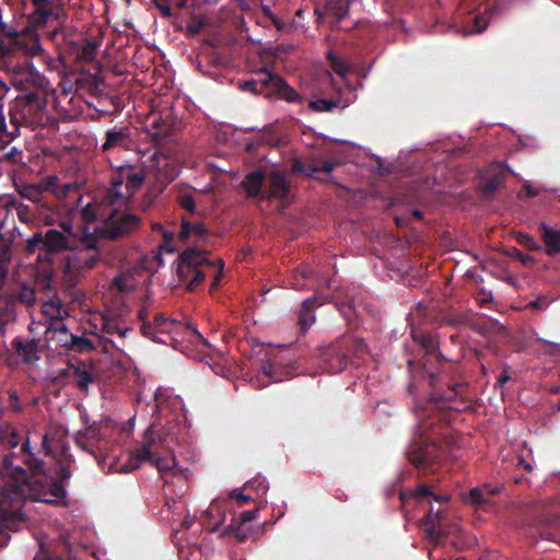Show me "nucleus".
Listing matches in <instances>:
<instances>
[{
    "label": "nucleus",
    "mask_w": 560,
    "mask_h": 560,
    "mask_svg": "<svg viewBox=\"0 0 560 560\" xmlns=\"http://www.w3.org/2000/svg\"><path fill=\"white\" fill-rule=\"evenodd\" d=\"M430 377L433 383L434 375L430 374ZM432 385L433 392L429 400L415 408L417 430L406 453L409 462L423 471L441 458L442 447L438 436L446 424V410L453 408L452 404L457 398H463L466 389V385L462 383L447 384L445 392Z\"/></svg>",
    "instance_id": "obj_1"
},
{
    "label": "nucleus",
    "mask_w": 560,
    "mask_h": 560,
    "mask_svg": "<svg viewBox=\"0 0 560 560\" xmlns=\"http://www.w3.org/2000/svg\"><path fill=\"white\" fill-rule=\"evenodd\" d=\"M180 401L176 397L164 398L161 394H155V409L153 412L156 417L158 423H152L145 431L144 444L140 448L133 450L129 453L128 462L121 466V471H133L138 469L141 464L149 462L162 474L172 472L176 476L182 472L173 453L166 455L160 454V443L156 441L158 427L164 425L163 420H165V424L170 423L172 420H177L178 415L174 410H180Z\"/></svg>",
    "instance_id": "obj_2"
},
{
    "label": "nucleus",
    "mask_w": 560,
    "mask_h": 560,
    "mask_svg": "<svg viewBox=\"0 0 560 560\" xmlns=\"http://www.w3.org/2000/svg\"><path fill=\"white\" fill-rule=\"evenodd\" d=\"M0 477L3 480L0 497V533L4 529L16 532L25 522L21 511L28 494V474L21 466L13 465V455L0 460Z\"/></svg>",
    "instance_id": "obj_3"
},
{
    "label": "nucleus",
    "mask_w": 560,
    "mask_h": 560,
    "mask_svg": "<svg viewBox=\"0 0 560 560\" xmlns=\"http://www.w3.org/2000/svg\"><path fill=\"white\" fill-rule=\"evenodd\" d=\"M23 463L32 472V476H28V492H33L36 501L52 505L65 503L67 498L65 482L71 478V459L67 455L59 460L54 470L49 471L44 469V462L30 452L25 454Z\"/></svg>",
    "instance_id": "obj_4"
},
{
    "label": "nucleus",
    "mask_w": 560,
    "mask_h": 560,
    "mask_svg": "<svg viewBox=\"0 0 560 560\" xmlns=\"http://www.w3.org/2000/svg\"><path fill=\"white\" fill-rule=\"evenodd\" d=\"M209 252L196 247L185 249L177 258L176 273L179 280L192 291L205 281V268L215 269L208 259Z\"/></svg>",
    "instance_id": "obj_5"
},
{
    "label": "nucleus",
    "mask_w": 560,
    "mask_h": 560,
    "mask_svg": "<svg viewBox=\"0 0 560 560\" xmlns=\"http://www.w3.org/2000/svg\"><path fill=\"white\" fill-rule=\"evenodd\" d=\"M74 440L81 450L94 456L100 466H105L106 462L110 460L109 469L121 471V466H117L119 455L114 447L109 446V442L105 440L100 427L93 424L84 431H79Z\"/></svg>",
    "instance_id": "obj_6"
},
{
    "label": "nucleus",
    "mask_w": 560,
    "mask_h": 560,
    "mask_svg": "<svg viewBox=\"0 0 560 560\" xmlns=\"http://www.w3.org/2000/svg\"><path fill=\"white\" fill-rule=\"evenodd\" d=\"M15 113L12 119L36 129L47 126L50 117L47 113V98L44 93L30 92L16 98Z\"/></svg>",
    "instance_id": "obj_7"
},
{
    "label": "nucleus",
    "mask_w": 560,
    "mask_h": 560,
    "mask_svg": "<svg viewBox=\"0 0 560 560\" xmlns=\"http://www.w3.org/2000/svg\"><path fill=\"white\" fill-rule=\"evenodd\" d=\"M97 244V235L93 232H89L88 228H85L77 247L70 250L71 253L66 258L65 272L75 273L95 268L100 261Z\"/></svg>",
    "instance_id": "obj_8"
},
{
    "label": "nucleus",
    "mask_w": 560,
    "mask_h": 560,
    "mask_svg": "<svg viewBox=\"0 0 560 560\" xmlns=\"http://www.w3.org/2000/svg\"><path fill=\"white\" fill-rule=\"evenodd\" d=\"M75 247V237H70L57 229H48L44 234L37 232L27 240L26 244V250L30 254L38 249L44 253L45 259L65 250H72ZM39 258H42V253H39Z\"/></svg>",
    "instance_id": "obj_9"
},
{
    "label": "nucleus",
    "mask_w": 560,
    "mask_h": 560,
    "mask_svg": "<svg viewBox=\"0 0 560 560\" xmlns=\"http://www.w3.org/2000/svg\"><path fill=\"white\" fill-rule=\"evenodd\" d=\"M140 223V217L118 209H112L103 221V224L95 228L93 233L97 237L117 240L132 233Z\"/></svg>",
    "instance_id": "obj_10"
},
{
    "label": "nucleus",
    "mask_w": 560,
    "mask_h": 560,
    "mask_svg": "<svg viewBox=\"0 0 560 560\" xmlns=\"http://www.w3.org/2000/svg\"><path fill=\"white\" fill-rule=\"evenodd\" d=\"M47 36L56 46L58 56H57V58H52L49 55H47L52 61L51 65L46 62L42 57H37L40 60V62L43 63V66H45L46 70H49V71L57 70L59 63L62 65L63 67H66V65L70 61L75 62V60L78 58V54H79L78 52L79 45H80L79 40H74L66 33V31L63 28H59V27H56L55 30L49 32L47 34ZM46 54H48V52L46 51ZM35 57H32V60Z\"/></svg>",
    "instance_id": "obj_11"
},
{
    "label": "nucleus",
    "mask_w": 560,
    "mask_h": 560,
    "mask_svg": "<svg viewBox=\"0 0 560 560\" xmlns=\"http://www.w3.org/2000/svg\"><path fill=\"white\" fill-rule=\"evenodd\" d=\"M32 10L26 14L33 31L44 27L49 21L61 23L66 19V0H31Z\"/></svg>",
    "instance_id": "obj_12"
},
{
    "label": "nucleus",
    "mask_w": 560,
    "mask_h": 560,
    "mask_svg": "<svg viewBox=\"0 0 560 560\" xmlns=\"http://www.w3.org/2000/svg\"><path fill=\"white\" fill-rule=\"evenodd\" d=\"M319 360L322 368L332 374L342 372L350 363L341 339L322 349Z\"/></svg>",
    "instance_id": "obj_13"
},
{
    "label": "nucleus",
    "mask_w": 560,
    "mask_h": 560,
    "mask_svg": "<svg viewBox=\"0 0 560 560\" xmlns=\"http://www.w3.org/2000/svg\"><path fill=\"white\" fill-rule=\"evenodd\" d=\"M57 182V177L50 176L45 178L38 185H24L19 190V192L23 198L30 200L34 207L40 208L43 209V211H47L49 209L47 207L44 194L51 191L60 196V194L56 189Z\"/></svg>",
    "instance_id": "obj_14"
},
{
    "label": "nucleus",
    "mask_w": 560,
    "mask_h": 560,
    "mask_svg": "<svg viewBox=\"0 0 560 560\" xmlns=\"http://www.w3.org/2000/svg\"><path fill=\"white\" fill-rule=\"evenodd\" d=\"M268 188L265 189L262 195L264 200L278 199L283 202L288 199L291 191V184L287 179V175L279 171H272L266 175Z\"/></svg>",
    "instance_id": "obj_15"
},
{
    "label": "nucleus",
    "mask_w": 560,
    "mask_h": 560,
    "mask_svg": "<svg viewBox=\"0 0 560 560\" xmlns=\"http://www.w3.org/2000/svg\"><path fill=\"white\" fill-rule=\"evenodd\" d=\"M339 162L332 160H311L307 162H302L300 160H294L292 163V172L295 174H304L310 178H316V174L319 172L329 174L337 166Z\"/></svg>",
    "instance_id": "obj_16"
},
{
    "label": "nucleus",
    "mask_w": 560,
    "mask_h": 560,
    "mask_svg": "<svg viewBox=\"0 0 560 560\" xmlns=\"http://www.w3.org/2000/svg\"><path fill=\"white\" fill-rule=\"evenodd\" d=\"M458 16L465 14L462 19L463 35H470L483 32L488 26V19L482 14H474V11L466 5V0H463L458 8Z\"/></svg>",
    "instance_id": "obj_17"
},
{
    "label": "nucleus",
    "mask_w": 560,
    "mask_h": 560,
    "mask_svg": "<svg viewBox=\"0 0 560 560\" xmlns=\"http://www.w3.org/2000/svg\"><path fill=\"white\" fill-rule=\"evenodd\" d=\"M354 1L355 0H328L324 9H315L317 22L320 23L324 16H329L334 20L336 24H338L346 18L350 4Z\"/></svg>",
    "instance_id": "obj_18"
},
{
    "label": "nucleus",
    "mask_w": 560,
    "mask_h": 560,
    "mask_svg": "<svg viewBox=\"0 0 560 560\" xmlns=\"http://www.w3.org/2000/svg\"><path fill=\"white\" fill-rule=\"evenodd\" d=\"M68 369L72 371L75 384L81 392H88L89 385L95 380L93 366L86 361L79 359L69 360Z\"/></svg>",
    "instance_id": "obj_19"
},
{
    "label": "nucleus",
    "mask_w": 560,
    "mask_h": 560,
    "mask_svg": "<svg viewBox=\"0 0 560 560\" xmlns=\"http://www.w3.org/2000/svg\"><path fill=\"white\" fill-rule=\"evenodd\" d=\"M411 337L421 346L428 358H433L438 362L444 360V357L439 349V342L431 332L423 329H412Z\"/></svg>",
    "instance_id": "obj_20"
},
{
    "label": "nucleus",
    "mask_w": 560,
    "mask_h": 560,
    "mask_svg": "<svg viewBox=\"0 0 560 560\" xmlns=\"http://www.w3.org/2000/svg\"><path fill=\"white\" fill-rule=\"evenodd\" d=\"M266 182V173L261 170H255L245 175L241 186L246 191L247 199H262L265 190L262 189Z\"/></svg>",
    "instance_id": "obj_21"
},
{
    "label": "nucleus",
    "mask_w": 560,
    "mask_h": 560,
    "mask_svg": "<svg viewBox=\"0 0 560 560\" xmlns=\"http://www.w3.org/2000/svg\"><path fill=\"white\" fill-rule=\"evenodd\" d=\"M225 501L213 500L203 512L202 524L210 532H215L225 520Z\"/></svg>",
    "instance_id": "obj_22"
},
{
    "label": "nucleus",
    "mask_w": 560,
    "mask_h": 560,
    "mask_svg": "<svg viewBox=\"0 0 560 560\" xmlns=\"http://www.w3.org/2000/svg\"><path fill=\"white\" fill-rule=\"evenodd\" d=\"M130 144V130L128 127L113 128L106 131L105 141L101 150L106 152L115 148L128 149Z\"/></svg>",
    "instance_id": "obj_23"
},
{
    "label": "nucleus",
    "mask_w": 560,
    "mask_h": 560,
    "mask_svg": "<svg viewBox=\"0 0 560 560\" xmlns=\"http://www.w3.org/2000/svg\"><path fill=\"white\" fill-rule=\"evenodd\" d=\"M427 498L433 499L436 502H447L448 495H438L433 493L429 486L419 485L413 490H404L399 493V499L404 506H406L411 500L420 502Z\"/></svg>",
    "instance_id": "obj_24"
},
{
    "label": "nucleus",
    "mask_w": 560,
    "mask_h": 560,
    "mask_svg": "<svg viewBox=\"0 0 560 560\" xmlns=\"http://www.w3.org/2000/svg\"><path fill=\"white\" fill-rule=\"evenodd\" d=\"M125 179L126 191L124 192V199H128L142 187L145 179V173L142 167L125 164Z\"/></svg>",
    "instance_id": "obj_25"
},
{
    "label": "nucleus",
    "mask_w": 560,
    "mask_h": 560,
    "mask_svg": "<svg viewBox=\"0 0 560 560\" xmlns=\"http://www.w3.org/2000/svg\"><path fill=\"white\" fill-rule=\"evenodd\" d=\"M322 304L323 301H320L317 296L306 299L302 303L298 315V324L302 334L306 332L307 329L315 323L314 311Z\"/></svg>",
    "instance_id": "obj_26"
},
{
    "label": "nucleus",
    "mask_w": 560,
    "mask_h": 560,
    "mask_svg": "<svg viewBox=\"0 0 560 560\" xmlns=\"http://www.w3.org/2000/svg\"><path fill=\"white\" fill-rule=\"evenodd\" d=\"M38 339H31L23 341L21 338H14L12 340V347L18 355L26 363H33L39 360L38 355Z\"/></svg>",
    "instance_id": "obj_27"
},
{
    "label": "nucleus",
    "mask_w": 560,
    "mask_h": 560,
    "mask_svg": "<svg viewBox=\"0 0 560 560\" xmlns=\"http://www.w3.org/2000/svg\"><path fill=\"white\" fill-rule=\"evenodd\" d=\"M254 74L258 84L259 93H265L266 95L273 94L282 79L279 74L270 72L266 68L255 70Z\"/></svg>",
    "instance_id": "obj_28"
},
{
    "label": "nucleus",
    "mask_w": 560,
    "mask_h": 560,
    "mask_svg": "<svg viewBox=\"0 0 560 560\" xmlns=\"http://www.w3.org/2000/svg\"><path fill=\"white\" fill-rule=\"evenodd\" d=\"M505 172L502 170L490 171L482 179L481 191L485 197L492 196L498 189L504 186Z\"/></svg>",
    "instance_id": "obj_29"
},
{
    "label": "nucleus",
    "mask_w": 560,
    "mask_h": 560,
    "mask_svg": "<svg viewBox=\"0 0 560 560\" xmlns=\"http://www.w3.org/2000/svg\"><path fill=\"white\" fill-rule=\"evenodd\" d=\"M110 185L112 187L108 190V199L110 203H115L119 199H124L125 191H122V186H126L125 179V165H121L116 168L110 175Z\"/></svg>",
    "instance_id": "obj_30"
},
{
    "label": "nucleus",
    "mask_w": 560,
    "mask_h": 560,
    "mask_svg": "<svg viewBox=\"0 0 560 560\" xmlns=\"http://www.w3.org/2000/svg\"><path fill=\"white\" fill-rule=\"evenodd\" d=\"M190 235L195 236L197 241L203 240L207 235V229L205 224L202 222L191 223L184 219L178 232V238L185 241Z\"/></svg>",
    "instance_id": "obj_31"
},
{
    "label": "nucleus",
    "mask_w": 560,
    "mask_h": 560,
    "mask_svg": "<svg viewBox=\"0 0 560 560\" xmlns=\"http://www.w3.org/2000/svg\"><path fill=\"white\" fill-rule=\"evenodd\" d=\"M440 510L434 511L433 506L431 505L430 510L428 511L422 521L427 536L435 541L439 540L441 537V532L438 528V525L440 523Z\"/></svg>",
    "instance_id": "obj_32"
},
{
    "label": "nucleus",
    "mask_w": 560,
    "mask_h": 560,
    "mask_svg": "<svg viewBox=\"0 0 560 560\" xmlns=\"http://www.w3.org/2000/svg\"><path fill=\"white\" fill-rule=\"evenodd\" d=\"M341 341L346 349V352H348L349 359L351 358V355L354 359H360L368 353V345L363 339L343 337L341 338Z\"/></svg>",
    "instance_id": "obj_33"
},
{
    "label": "nucleus",
    "mask_w": 560,
    "mask_h": 560,
    "mask_svg": "<svg viewBox=\"0 0 560 560\" xmlns=\"http://www.w3.org/2000/svg\"><path fill=\"white\" fill-rule=\"evenodd\" d=\"M542 240L546 245V253L555 256L560 253V231L552 230L546 225L542 226Z\"/></svg>",
    "instance_id": "obj_34"
},
{
    "label": "nucleus",
    "mask_w": 560,
    "mask_h": 560,
    "mask_svg": "<svg viewBox=\"0 0 560 560\" xmlns=\"http://www.w3.org/2000/svg\"><path fill=\"white\" fill-rule=\"evenodd\" d=\"M499 493L498 488H490V486H485L482 488H474L469 492V501L477 505H483L489 502L490 498L492 495H495Z\"/></svg>",
    "instance_id": "obj_35"
},
{
    "label": "nucleus",
    "mask_w": 560,
    "mask_h": 560,
    "mask_svg": "<svg viewBox=\"0 0 560 560\" xmlns=\"http://www.w3.org/2000/svg\"><path fill=\"white\" fill-rule=\"evenodd\" d=\"M224 534L234 535L238 541H245L253 536L250 524H243L232 520L231 524L225 528Z\"/></svg>",
    "instance_id": "obj_36"
},
{
    "label": "nucleus",
    "mask_w": 560,
    "mask_h": 560,
    "mask_svg": "<svg viewBox=\"0 0 560 560\" xmlns=\"http://www.w3.org/2000/svg\"><path fill=\"white\" fill-rule=\"evenodd\" d=\"M112 287L121 293L131 292L136 288L135 277L130 272H121L112 280Z\"/></svg>",
    "instance_id": "obj_37"
},
{
    "label": "nucleus",
    "mask_w": 560,
    "mask_h": 560,
    "mask_svg": "<svg viewBox=\"0 0 560 560\" xmlns=\"http://www.w3.org/2000/svg\"><path fill=\"white\" fill-rule=\"evenodd\" d=\"M97 51V44L90 40L80 42L79 54L75 63H88L95 59Z\"/></svg>",
    "instance_id": "obj_38"
},
{
    "label": "nucleus",
    "mask_w": 560,
    "mask_h": 560,
    "mask_svg": "<svg viewBox=\"0 0 560 560\" xmlns=\"http://www.w3.org/2000/svg\"><path fill=\"white\" fill-rule=\"evenodd\" d=\"M36 212H38L39 217H44L45 219L47 218V214H44V211H40V208H36L33 205H24L21 202L16 205L18 218L24 223L32 222L37 215Z\"/></svg>",
    "instance_id": "obj_39"
},
{
    "label": "nucleus",
    "mask_w": 560,
    "mask_h": 560,
    "mask_svg": "<svg viewBox=\"0 0 560 560\" xmlns=\"http://www.w3.org/2000/svg\"><path fill=\"white\" fill-rule=\"evenodd\" d=\"M152 2L159 9L163 18H172L174 15L172 5L183 9L187 4V0H152Z\"/></svg>",
    "instance_id": "obj_40"
},
{
    "label": "nucleus",
    "mask_w": 560,
    "mask_h": 560,
    "mask_svg": "<svg viewBox=\"0 0 560 560\" xmlns=\"http://www.w3.org/2000/svg\"><path fill=\"white\" fill-rule=\"evenodd\" d=\"M160 332H172L182 327L180 322L165 317L163 314H156L152 322Z\"/></svg>",
    "instance_id": "obj_41"
},
{
    "label": "nucleus",
    "mask_w": 560,
    "mask_h": 560,
    "mask_svg": "<svg viewBox=\"0 0 560 560\" xmlns=\"http://www.w3.org/2000/svg\"><path fill=\"white\" fill-rule=\"evenodd\" d=\"M95 349V346L93 341L86 337H80L74 335L73 338H71V343L68 348V350L74 351L77 353H86L91 352Z\"/></svg>",
    "instance_id": "obj_42"
},
{
    "label": "nucleus",
    "mask_w": 560,
    "mask_h": 560,
    "mask_svg": "<svg viewBox=\"0 0 560 560\" xmlns=\"http://www.w3.org/2000/svg\"><path fill=\"white\" fill-rule=\"evenodd\" d=\"M273 94L279 95L282 100H285L289 103L299 102L301 98L300 94L293 88L288 85L283 79H281Z\"/></svg>",
    "instance_id": "obj_43"
},
{
    "label": "nucleus",
    "mask_w": 560,
    "mask_h": 560,
    "mask_svg": "<svg viewBox=\"0 0 560 560\" xmlns=\"http://www.w3.org/2000/svg\"><path fill=\"white\" fill-rule=\"evenodd\" d=\"M14 303L31 305L36 300V292L33 288L23 285L16 293L12 295Z\"/></svg>",
    "instance_id": "obj_44"
},
{
    "label": "nucleus",
    "mask_w": 560,
    "mask_h": 560,
    "mask_svg": "<svg viewBox=\"0 0 560 560\" xmlns=\"http://www.w3.org/2000/svg\"><path fill=\"white\" fill-rule=\"evenodd\" d=\"M308 106L314 112H331L339 106V102L330 98H317L311 101Z\"/></svg>",
    "instance_id": "obj_45"
},
{
    "label": "nucleus",
    "mask_w": 560,
    "mask_h": 560,
    "mask_svg": "<svg viewBox=\"0 0 560 560\" xmlns=\"http://www.w3.org/2000/svg\"><path fill=\"white\" fill-rule=\"evenodd\" d=\"M67 330L68 328L63 323L61 316H51V318L48 320L45 335L46 338L54 337L55 335L61 334V331L65 332Z\"/></svg>",
    "instance_id": "obj_46"
},
{
    "label": "nucleus",
    "mask_w": 560,
    "mask_h": 560,
    "mask_svg": "<svg viewBox=\"0 0 560 560\" xmlns=\"http://www.w3.org/2000/svg\"><path fill=\"white\" fill-rule=\"evenodd\" d=\"M540 535L547 540L557 541L560 544V521L556 520L550 522L541 532Z\"/></svg>",
    "instance_id": "obj_47"
},
{
    "label": "nucleus",
    "mask_w": 560,
    "mask_h": 560,
    "mask_svg": "<svg viewBox=\"0 0 560 560\" xmlns=\"http://www.w3.org/2000/svg\"><path fill=\"white\" fill-rule=\"evenodd\" d=\"M103 330L108 335L117 334L120 338H125L131 331V328L120 327L113 319H104Z\"/></svg>",
    "instance_id": "obj_48"
},
{
    "label": "nucleus",
    "mask_w": 560,
    "mask_h": 560,
    "mask_svg": "<svg viewBox=\"0 0 560 560\" xmlns=\"http://www.w3.org/2000/svg\"><path fill=\"white\" fill-rule=\"evenodd\" d=\"M177 203L183 208L184 210L188 211L189 213H195L196 211V201L191 192L184 191L180 192L177 196Z\"/></svg>",
    "instance_id": "obj_49"
},
{
    "label": "nucleus",
    "mask_w": 560,
    "mask_h": 560,
    "mask_svg": "<svg viewBox=\"0 0 560 560\" xmlns=\"http://www.w3.org/2000/svg\"><path fill=\"white\" fill-rule=\"evenodd\" d=\"M328 59L330 61V67L332 68V70L340 77H345L346 73L348 72L349 68H348V65L346 63V61L338 57V56H335L332 55V52H329L328 54Z\"/></svg>",
    "instance_id": "obj_50"
},
{
    "label": "nucleus",
    "mask_w": 560,
    "mask_h": 560,
    "mask_svg": "<svg viewBox=\"0 0 560 560\" xmlns=\"http://www.w3.org/2000/svg\"><path fill=\"white\" fill-rule=\"evenodd\" d=\"M515 240L517 241L518 244H521L522 246H524L530 250H537L540 248L537 241L529 234L517 233Z\"/></svg>",
    "instance_id": "obj_51"
},
{
    "label": "nucleus",
    "mask_w": 560,
    "mask_h": 560,
    "mask_svg": "<svg viewBox=\"0 0 560 560\" xmlns=\"http://www.w3.org/2000/svg\"><path fill=\"white\" fill-rule=\"evenodd\" d=\"M164 125L165 122L160 119L153 121V128L156 129V131L152 133L154 141L162 142L164 139L171 136L168 129L164 128Z\"/></svg>",
    "instance_id": "obj_52"
},
{
    "label": "nucleus",
    "mask_w": 560,
    "mask_h": 560,
    "mask_svg": "<svg viewBox=\"0 0 560 560\" xmlns=\"http://www.w3.org/2000/svg\"><path fill=\"white\" fill-rule=\"evenodd\" d=\"M73 337L74 335L67 330L65 332L61 331V334L55 335L54 337H47V339L56 341L60 347L68 349L71 343V338Z\"/></svg>",
    "instance_id": "obj_53"
},
{
    "label": "nucleus",
    "mask_w": 560,
    "mask_h": 560,
    "mask_svg": "<svg viewBox=\"0 0 560 560\" xmlns=\"http://www.w3.org/2000/svg\"><path fill=\"white\" fill-rule=\"evenodd\" d=\"M59 226L61 228L62 233H65L66 235H69L70 237H75L77 243L79 242L80 236L82 235V232L85 230V229H83L80 233H79V231H74L73 224L70 220H62L59 223Z\"/></svg>",
    "instance_id": "obj_54"
},
{
    "label": "nucleus",
    "mask_w": 560,
    "mask_h": 560,
    "mask_svg": "<svg viewBox=\"0 0 560 560\" xmlns=\"http://www.w3.org/2000/svg\"><path fill=\"white\" fill-rule=\"evenodd\" d=\"M141 332H142L143 336H145L148 338H151L154 341H156V340L160 341V339L156 336V334L160 332L159 329H156L154 324L149 322V320L142 323V325H141Z\"/></svg>",
    "instance_id": "obj_55"
},
{
    "label": "nucleus",
    "mask_w": 560,
    "mask_h": 560,
    "mask_svg": "<svg viewBox=\"0 0 560 560\" xmlns=\"http://www.w3.org/2000/svg\"><path fill=\"white\" fill-rule=\"evenodd\" d=\"M258 511H259L258 509H254L250 511H244L238 515V517H234L233 520L237 521L240 523L246 524V525L250 524L254 520L257 518Z\"/></svg>",
    "instance_id": "obj_56"
},
{
    "label": "nucleus",
    "mask_w": 560,
    "mask_h": 560,
    "mask_svg": "<svg viewBox=\"0 0 560 560\" xmlns=\"http://www.w3.org/2000/svg\"><path fill=\"white\" fill-rule=\"evenodd\" d=\"M81 217H82V220L85 223H92V222H95L97 220L96 210L90 203L82 209Z\"/></svg>",
    "instance_id": "obj_57"
},
{
    "label": "nucleus",
    "mask_w": 560,
    "mask_h": 560,
    "mask_svg": "<svg viewBox=\"0 0 560 560\" xmlns=\"http://www.w3.org/2000/svg\"><path fill=\"white\" fill-rule=\"evenodd\" d=\"M550 304V301L546 295H540L536 300L529 302L525 308H533V310H546L548 305Z\"/></svg>",
    "instance_id": "obj_58"
},
{
    "label": "nucleus",
    "mask_w": 560,
    "mask_h": 560,
    "mask_svg": "<svg viewBox=\"0 0 560 560\" xmlns=\"http://www.w3.org/2000/svg\"><path fill=\"white\" fill-rule=\"evenodd\" d=\"M152 230L154 232H158V233L162 234L165 243H171L174 240V237H175V232L174 231H166L161 223H156V222L153 223L152 224Z\"/></svg>",
    "instance_id": "obj_59"
},
{
    "label": "nucleus",
    "mask_w": 560,
    "mask_h": 560,
    "mask_svg": "<svg viewBox=\"0 0 560 560\" xmlns=\"http://www.w3.org/2000/svg\"><path fill=\"white\" fill-rule=\"evenodd\" d=\"M229 499L235 500L240 506H243L244 504L252 501V498L249 495L238 492L237 489H234L229 493Z\"/></svg>",
    "instance_id": "obj_60"
},
{
    "label": "nucleus",
    "mask_w": 560,
    "mask_h": 560,
    "mask_svg": "<svg viewBox=\"0 0 560 560\" xmlns=\"http://www.w3.org/2000/svg\"><path fill=\"white\" fill-rule=\"evenodd\" d=\"M241 89L243 91H247V92L255 93V94L259 93L258 84H257L254 73L249 80H246L241 84Z\"/></svg>",
    "instance_id": "obj_61"
},
{
    "label": "nucleus",
    "mask_w": 560,
    "mask_h": 560,
    "mask_svg": "<svg viewBox=\"0 0 560 560\" xmlns=\"http://www.w3.org/2000/svg\"><path fill=\"white\" fill-rule=\"evenodd\" d=\"M511 256L513 258L517 259L518 261H521L524 266H527V265H529L530 262L534 261L532 256L521 252L517 248H513V252L511 253Z\"/></svg>",
    "instance_id": "obj_62"
},
{
    "label": "nucleus",
    "mask_w": 560,
    "mask_h": 560,
    "mask_svg": "<svg viewBox=\"0 0 560 560\" xmlns=\"http://www.w3.org/2000/svg\"><path fill=\"white\" fill-rule=\"evenodd\" d=\"M223 267H224V261L222 259H219L218 260V269L215 270V273L213 276V281L211 283L210 290H214L219 285L221 279H222V276H223Z\"/></svg>",
    "instance_id": "obj_63"
},
{
    "label": "nucleus",
    "mask_w": 560,
    "mask_h": 560,
    "mask_svg": "<svg viewBox=\"0 0 560 560\" xmlns=\"http://www.w3.org/2000/svg\"><path fill=\"white\" fill-rule=\"evenodd\" d=\"M294 273L299 275L303 280H307L313 275V269L307 265H301L295 269Z\"/></svg>",
    "instance_id": "obj_64"
}]
</instances>
